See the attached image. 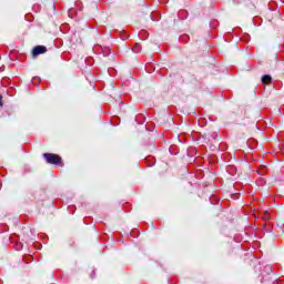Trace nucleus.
<instances>
[{"label": "nucleus", "instance_id": "3", "mask_svg": "<svg viewBox=\"0 0 284 284\" xmlns=\"http://www.w3.org/2000/svg\"><path fill=\"white\" fill-rule=\"evenodd\" d=\"M262 83H264V85H267L270 83H272V75L270 74H265L262 77Z\"/></svg>", "mask_w": 284, "mask_h": 284}, {"label": "nucleus", "instance_id": "1", "mask_svg": "<svg viewBox=\"0 0 284 284\" xmlns=\"http://www.w3.org/2000/svg\"><path fill=\"white\" fill-rule=\"evenodd\" d=\"M43 159L45 160L49 165H59L63 163V159L59 154L54 153H43Z\"/></svg>", "mask_w": 284, "mask_h": 284}, {"label": "nucleus", "instance_id": "4", "mask_svg": "<svg viewBox=\"0 0 284 284\" xmlns=\"http://www.w3.org/2000/svg\"><path fill=\"white\" fill-rule=\"evenodd\" d=\"M132 50L135 52V54H139V52H141V44L136 43Z\"/></svg>", "mask_w": 284, "mask_h": 284}, {"label": "nucleus", "instance_id": "6", "mask_svg": "<svg viewBox=\"0 0 284 284\" xmlns=\"http://www.w3.org/2000/svg\"><path fill=\"white\" fill-rule=\"evenodd\" d=\"M252 141H254V140H248V141H247V145H250V143H252Z\"/></svg>", "mask_w": 284, "mask_h": 284}, {"label": "nucleus", "instance_id": "7", "mask_svg": "<svg viewBox=\"0 0 284 284\" xmlns=\"http://www.w3.org/2000/svg\"><path fill=\"white\" fill-rule=\"evenodd\" d=\"M267 232H272V229H267Z\"/></svg>", "mask_w": 284, "mask_h": 284}, {"label": "nucleus", "instance_id": "2", "mask_svg": "<svg viewBox=\"0 0 284 284\" xmlns=\"http://www.w3.org/2000/svg\"><path fill=\"white\" fill-rule=\"evenodd\" d=\"M48 52V48L45 45H37L32 50V54L34 57H39V54H45Z\"/></svg>", "mask_w": 284, "mask_h": 284}, {"label": "nucleus", "instance_id": "5", "mask_svg": "<svg viewBox=\"0 0 284 284\" xmlns=\"http://www.w3.org/2000/svg\"><path fill=\"white\" fill-rule=\"evenodd\" d=\"M3 105V95L0 94V108Z\"/></svg>", "mask_w": 284, "mask_h": 284}]
</instances>
